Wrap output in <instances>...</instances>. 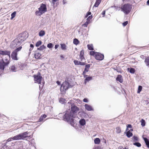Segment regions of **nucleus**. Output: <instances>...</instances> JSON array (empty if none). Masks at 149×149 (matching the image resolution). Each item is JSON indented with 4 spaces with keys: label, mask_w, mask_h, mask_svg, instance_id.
I'll return each mask as SVG.
<instances>
[{
    "label": "nucleus",
    "mask_w": 149,
    "mask_h": 149,
    "mask_svg": "<svg viewBox=\"0 0 149 149\" xmlns=\"http://www.w3.org/2000/svg\"><path fill=\"white\" fill-rule=\"evenodd\" d=\"M94 143L95 144H99L100 142V139L99 138H96L94 139Z\"/></svg>",
    "instance_id": "aec40b11"
},
{
    "label": "nucleus",
    "mask_w": 149,
    "mask_h": 149,
    "mask_svg": "<svg viewBox=\"0 0 149 149\" xmlns=\"http://www.w3.org/2000/svg\"><path fill=\"white\" fill-rule=\"evenodd\" d=\"M33 49H32V48H31L30 47V48L29 49V51H30V52Z\"/></svg>",
    "instance_id": "338daca9"
},
{
    "label": "nucleus",
    "mask_w": 149,
    "mask_h": 149,
    "mask_svg": "<svg viewBox=\"0 0 149 149\" xmlns=\"http://www.w3.org/2000/svg\"><path fill=\"white\" fill-rule=\"evenodd\" d=\"M58 0H52V3L53 5H54L55 2H56Z\"/></svg>",
    "instance_id": "09e8293b"
},
{
    "label": "nucleus",
    "mask_w": 149,
    "mask_h": 149,
    "mask_svg": "<svg viewBox=\"0 0 149 149\" xmlns=\"http://www.w3.org/2000/svg\"><path fill=\"white\" fill-rule=\"evenodd\" d=\"M45 48L46 47L44 45H43L41 46L39 48H38L37 49L40 50H42L45 49Z\"/></svg>",
    "instance_id": "c756f323"
},
{
    "label": "nucleus",
    "mask_w": 149,
    "mask_h": 149,
    "mask_svg": "<svg viewBox=\"0 0 149 149\" xmlns=\"http://www.w3.org/2000/svg\"><path fill=\"white\" fill-rule=\"evenodd\" d=\"M60 57L62 58H64V56H63V55H61L60 56Z\"/></svg>",
    "instance_id": "0e129e2a"
},
{
    "label": "nucleus",
    "mask_w": 149,
    "mask_h": 149,
    "mask_svg": "<svg viewBox=\"0 0 149 149\" xmlns=\"http://www.w3.org/2000/svg\"><path fill=\"white\" fill-rule=\"evenodd\" d=\"M25 39H24V40H23L22 39H20V40L18 41L17 42L19 43L21 42H23V41Z\"/></svg>",
    "instance_id": "de8ad7c7"
},
{
    "label": "nucleus",
    "mask_w": 149,
    "mask_h": 149,
    "mask_svg": "<svg viewBox=\"0 0 149 149\" xmlns=\"http://www.w3.org/2000/svg\"><path fill=\"white\" fill-rule=\"evenodd\" d=\"M59 45H55V48L56 49H57Z\"/></svg>",
    "instance_id": "6e6d98bb"
},
{
    "label": "nucleus",
    "mask_w": 149,
    "mask_h": 149,
    "mask_svg": "<svg viewBox=\"0 0 149 149\" xmlns=\"http://www.w3.org/2000/svg\"><path fill=\"white\" fill-rule=\"evenodd\" d=\"M105 10H104L102 12V14L104 15V16L103 17H104V15H105Z\"/></svg>",
    "instance_id": "5fc2aeb1"
},
{
    "label": "nucleus",
    "mask_w": 149,
    "mask_h": 149,
    "mask_svg": "<svg viewBox=\"0 0 149 149\" xmlns=\"http://www.w3.org/2000/svg\"><path fill=\"white\" fill-rule=\"evenodd\" d=\"M72 86L71 85V82L68 80H66L62 84L61 87V91H65L70 88H71Z\"/></svg>",
    "instance_id": "20e7f679"
},
{
    "label": "nucleus",
    "mask_w": 149,
    "mask_h": 149,
    "mask_svg": "<svg viewBox=\"0 0 149 149\" xmlns=\"http://www.w3.org/2000/svg\"><path fill=\"white\" fill-rule=\"evenodd\" d=\"M75 116L74 114H72L70 111L69 110L66 111L65 114L63 116V118L64 120H66L67 121L70 120L71 124H72L74 119Z\"/></svg>",
    "instance_id": "f257e3e1"
},
{
    "label": "nucleus",
    "mask_w": 149,
    "mask_h": 149,
    "mask_svg": "<svg viewBox=\"0 0 149 149\" xmlns=\"http://www.w3.org/2000/svg\"><path fill=\"white\" fill-rule=\"evenodd\" d=\"M83 101L85 102H88V100L87 99L84 98L83 99Z\"/></svg>",
    "instance_id": "8fccbe9b"
},
{
    "label": "nucleus",
    "mask_w": 149,
    "mask_h": 149,
    "mask_svg": "<svg viewBox=\"0 0 149 149\" xmlns=\"http://www.w3.org/2000/svg\"><path fill=\"white\" fill-rule=\"evenodd\" d=\"M81 62L77 60H74V62L76 65H80Z\"/></svg>",
    "instance_id": "473e14b6"
},
{
    "label": "nucleus",
    "mask_w": 149,
    "mask_h": 149,
    "mask_svg": "<svg viewBox=\"0 0 149 149\" xmlns=\"http://www.w3.org/2000/svg\"><path fill=\"white\" fill-rule=\"evenodd\" d=\"M73 42L74 44L77 45L79 43V41L77 39L75 38L74 39Z\"/></svg>",
    "instance_id": "393cba45"
},
{
    "label": "nucleus",
    "mask_w": 149,
    "mask_h": 149,
    "mask_svg": "<svg viewBox=\"0 0 149 149\" xmlns=\"http://www.w3.org/2000/svg\"><path fill=\"white\" fill-rule=\"evenodd\" d=\"M141 125L143 126H144L145 125V121L143 119H142L141 120Z\"/></svg>",
    "instance_id": "c9c22d12"
},
{
    "label": "nucleus",
    "mask_w": 149,
    "mask_h": 149,
    "mask_svg": "<svg viewBox=\"0 0 149 149\" xmlns=\"http://www.w3.org/2000/svg\"><path fill=\"white\" fill-rule=\"evenodd\" d=\"M120 149H128V148H125L124 149L122 147H120Z\"/></svg>",
    "instance_id": "052dcab7"
},
{
    "label": "nucleus",
    "mask_w": 149,
    "mask_h": 149,
    "mask_svg": "<svg viewBox=\"0 0 149 149\" xmlns=\"http://www.w3.org/2000/svg\"><path fill=\"white\" fill-rule=\"evenodd\" d=\"M132 127V126L131 125H130V124L128 125L127 126V128L126 129V131H127V130L128 128H131Z\"/></svg>",
    "instance_id": "a18cd8bd"
},
{
    "label": "nucleus",
    "mask_w": 149,
    "mask_h": 149,
    "mask_svg": "<svg viewBox=\"0 0 149 149\" xmlns=\"http://www.w3.org/2000/svg\"><path fill=\"white\" fill-rule=\"evenodd\" d=\"M43 119L44 118H43L42 117V116H41L39 119V121L40 122L41 121H42L43 120Z\"/></svg>",
    "instance_id": "3c124183"
},
{
    "label": "nucleus",
    "mask_w": 149,
    "mask_h": 149,
    "mask_svg": "<svg viewBox=\"0 0 149 149\" xmlns=\"http://www.w3.org/2000/svg\"><path fill=\"white\" fill-rule=\"evenodd\" d=\"M71 113L72 114H74V116H75L76 113L79 110V109L76 106L74 105V104H72L71 105Z\"/></svg>",
    "instance_id": "1a4fd4ad"
},
{
    "label": "nucleus",
    "mask_w": 149,
    "mask_h": 149,
    "mask_svg": "<svg viewBox=\"0 0 149 149\" xmlns=\"http://www.w3.org/2000/svg\"><path fill=\"white\" fill-rule=\"evenodd\" d=\"M65 102V100L63 98H61L59 100V102L62 104L64 103Z\"/></svg>",
    "instance_id": "f704fd0d"
},
{
    "label": "nucleus",
    "mask_w": 149,
    "mask_h": 149,
    "mask_svg": "<svg viewBox=\"0 0 149 149\" xmlns=\"http://www.w3.org/2000/svg\"><path fill=\"white\" fill-rule=\"evenodd\" d=\"M116 132L117 133H120L121 132V131L120 127H118L116 128Z\"/></svg>",
    "instance_id": "c85d7f7f"
},
{
    "label": "nucleus",
    "mask_w": 149,
    "mask_h": 149,
    "mask_svg": "<svg viewBox=\"0 0 149 149\" xmlns=\"http://www.w3.org/2000/svg\"><path fill=\"white\" fill-rule=\"evenodd\" d=\"M22 48V47L21 46H20L18 48H17L14 51L16 52L17 53V52L19 51H20Z\"/></svg>",
    "instance_id": "58836bf2"
},
{
    "label": "nucleus",
    "mask_w": 149,
    "mask_h": 149,
    "mask_svg": "<svg viewBox=\"0 0 149 149\" xmlns=\"http://www.w3.org/2000/svg\"><path fill=\"white\" fill-rule=\"evenodd\" d=\"M61 48L63 50H65L66 49V46L64 44H61Z\"/></svg>",
    "instance_id": "cd10ccee"
},
{
    "label": "nucleus",
    "mask_w": 149,
    "mask_h": 149,
    "mask_svg": "<svg viewBox=\"0 0 149 149\" xmlns=\"http://www.w3.org/2000/svg\"><path fill=\"white\" fill-rule=\"evenodd\" d=\"M85 65V63L84 62H81L80 65Z\"/></svg>",
    "instance_id": "4d7b16f0"
},
{
    "label": "nucleus",
    "mask_w": 149,
    "mask_h": 149,
    "mask_svg": "<svg viewBox=\"0 0 149 149\" xmlns=\"http://www.w3.org/2000/svg\"><path fill=\"white\" fill-rule=\"evenodd\" d=\"M45 34V32L44 31L41 30L39 33V35L40 37L44 36Z\"/></svg>",
    "instance_id": "4be33fe9"
},
{
    "label": "nucleus",
    "mask_w": 149,
    "mask_h": 149,
    "mask_svg": "<svg viewBox=\"0 0 149 149\" xmlns=\"http://www.w3.org/2000/svg\"><path fill=\"white\" fill-rule=\"evenodd\" d=\"M147 5H149V0H148L147 1Z\"/></svg>",
    "instance_id": "69168bd1"
},
{
    "label": "nucleus",
    "mask_w": 149,
    "mask_h": 149,
    "mask_svg": "<svg viewBox=\"0 0 149 149\" xmlns=\"http://www.w3.org/2000/svg\"><path fill=\"white\" fill-rule=\"evenodd\" d=\"M116 80L117 81H119L120 83H122L123 82V80L122 76L120 75H118L116 78Z\"/></svg>",
    "instance_id": "4468645a"
},
{
    "label": "nucleus",
    "mask_w": 149,
    "mask_h": 149,
    "mask_svg": "<svg viewBox=\"0 0 149 149\" xmlns=\"http://www.w3.org/2000/svg\"><path fill=\"white\" fill-rule=\"evenodd\" d=\"M133 144L138 147H140L141 146V144L139 142H135Z\"/></svg>",
    "instance_id": "e433bc0d"
},
{
    "label": "nucleus",
    "mask_w": 149,
    "mask_h": 149,
    "mask_svg": "<svg viewBox=\"0 0 149 149\" xmlns=\"http://www.w3.org/2000/svg\"><path fill=\"white\" fill-rule=\"evenodd\" d=\"M90 65L89 64H87L86 65L84 70L86 72H88L90 67Z\"/></svg>",
    "instance_id": "b1692460"
},
{
    "label": "nucleus",
    "mask_w": 149,
    "mask_h": 149,
    "mask_svg": "<svg viewBox=\"0 0 149 149\" xmlns=\"http://www.w3.org/2000/svg\"><path fill=\"white\" fill-rule=\"evenodd\" d=\"M17 53L14 50L13 52L11 54V57L13 59L15 60H17Z\"/></svg>",
    "instance_id": "9b49d317"
},
{
    "label": "nucleus",
    "mask_w": 149,
    "mask_h": 149,
    "mask_svg": "<svg viewBox=\"0 0 149 149\" xmlns=\"http://www.w3.org/2000/svg\"><path fill=\"white\" fill-rule=\"evenodd\" d=\"M42 44V42L41 40H39V41H38L36 44V46L37 47H38L40 45Z\"/></svg>",
    "instance_id": "7c9ffc66"
},
{
    "label": "nucleus",
    "mask_w": 149,
    "mask_h": 149,
    "mask_svg": "<svg viewBox=\"0 0 149 149\" xmlns=\"http://www.w3.org/2000/svg\"><path fill=\"white\" fill-rule=\"evenodd\" d=\"M35 58L37 59L40 58V56H41V54L38 52H36L35 54Z\"/></svg>",
    "instance_id": "f3484780"
},
{
    "label": "nucleus",
    "mask_w": 149,
    "mask_h": 149,
    "mask_svg": "<svg viewBox=\"0 0 149 149\" xmlns=\"http://www.w3.org/2000/svg\"><path fill=\"white\" fill-rule=\"evenodd\" d=\"M97 53V52L94 51H91L90 52V54L92 56H94V55L95 56V54Z\"/></svg>",
    "instance_id": "a19ab883"
},
{
    "label": "nucleus",
    "mask_w": 149,
    "mask_h": 149,
    "mask_svg": "<svg viewBox=\"0 0 149 149\" xmlns=\"http://www.w3.org/2000/svg\"><path fill=\"white\" fill-rule=\"evenodd\" d=\"M43 118H44L46 117L47 115L45 114H43L41 116Z\"/></svg>",
    "instance_id": "603ef678"
},
{
    "label": "nucleus",
    "mask_w": 149,
    "mask_h": 149,
    "mask_svg": "<svg viewBox=\"0 0 149 149\" xmlns=\"http://www.w3.org/2000/svg\"><path fill=\"white\" fill-rule=\"evenodd\" d=\"M131 8V6L129 3L125 4L121 7V11L126 15L130 13Z\"/></svg>",
    "instance_id": "39448f33"
},
{
    "label": "nucleus",
    "mask_w": 149,
    "mask_h": 149,
    "mask_svg": "<svg viewBox=\"0 0 149 149\" xmlns=\"http://www.w3.org/2000/svg\"><path fill=\"white\" fill-rule=\"evenodd\" d=\"M143 139L146 143L147 147L149 148V139H148L146 138H143Z\"/></svg>",
    "instance_id": "2eb2a0df"
},
{
    "label": "nucleus",
    "mask_w": 149,
    "mask_h": 149,
    "mask_svg": "<svg viewBox=\"0 0 149 149\" xmlns=\"http://www.w3.org/2000/svg\"><path fill=\"white\" fill-rule=\"evenodd\" d=\"M127 70L130 73L133 74L135 72V69L132 68H128L127 69Z\"/></svg>",
    "instance_id": "6ab92c4d"
},
{
    "label": "nucleus",
    "mask_w": 149,
    "mask_h": 149,
    "mask_svg": "<svg viewBox=\"0 0 149 149\" xmlns=\"http://www.w3.org/2000/svg\"><path fill=\"white\" fill-rule=\"evenodd\" d=\"M87 47L88 49L90 50H93L92 45H88Z\"/></svg>",
    "instance_id": "a878e982"
},
{
    "label": "nucleus",
    "mask_w": 149,
    "mask_h": 149,
    "mask_svg": "<svg viewBox=\"0 0 149 149\" xmlns=\"http://www.w3.org/2000/svg\"><path fill=\"white\" fill-rule=\"evenodd\" d=\"M128 22L127 21L123 23V26H126L128 24Z\"/></svg>",
    "instance_id": "c03bdc74"
},
{
    "label": "nucleus",
    "mask_w": 149,
    "mask_h": 149,
    "mask_svg": "<svg viewBox=\"0 0 149 149\" xmlns=\"http://www.w3.org/2000/svg\"><path fill=\"white\" fill-rule=\"evenodd\" d=\"M101 2L100 1H96L94 6L95 7H97L100 4Z\"/></svg>",
    "instance_id": "2f4dec72"
},
{
    "label": "nucleus",
    "mask_w": 149,
    "mask_h": 149,
    "mask_svg": "<svg viewBox=\"0 0 149 149\" xmlns=\"http://www.w3.org/2000/svg\"><path fill=\"white\" fill-rule=\"evenodd\" d=\"M142 87L141 86H139L137 91V93H139L142 90Z\"/></svg>",
    "instance_id": "72a5a7b5"
},
{
    "label": "nucleus",
    "mask_w": 149,
    "mask_h": 149,
    "mask_svg": "<svg viewBox=\"0 0 149 149\" xmlns=\"http://www.w3.org/2000/svg\"><path fill=\"white\" fill-rule=\"evenodd\" d=\"M95 58L97 60H102L104 58V56L99 53L97 52L95 56Z\"/></svg>",
    "instance_id": "9d476101"
},
{
    "label": "nucleus",
    "mask_w": 149,
    "mask_h": 149,
    "mask_svg": "<svg viewBox=\"0 0 149 149\" xmlns=\"http://www.w3.org/2000/svg\"><path fill=\"white\" fill-rule=\"evenodd\" d=\"M89 23V21H86L85 22V23L82 26H84V27H86L87 26V25Z\"/></svg>",
    "instance_id": "4c0bfd02"
},
{
    "label": "nucleus",
    "mask_w": 149,
    "mask_h": 149,
    "mask_svg": "<svg viewBox=\"0 0 149 149\" xmlns=\"http://www.w3.org/2000/svg\"><path fill=\"white\" fill-rule=\"evenodd\" d=\"M85 107L86 109L88 111H91L93 110V108L91 106L87 104H85Z\"/></svg>",
    "instance_id": "ddd939ff"
},
{
    "label": "nucleus",
    "mask_w": 149,
    "mask_h": 149,
    "mask_svg": "<svg viewBox=\"0 0 149 149\" xmlns=\"http://www.w3.org/2000/svg\"><path fill=\"white\" fill-rule=\"evenodd\" d=\"M91 79H92V77H86L84 80L85 83H86V82L88 81Z\"/></svg>",
    "instance_id": "5701e85b"
},
{
    "label": "nucleus",
    "mask_w": 149,
    "mask_h": 149,
    "mask_svg": "<svg viewBox=\"0 0 149 149\" xmlns=\"http://www.w3.org/2000/svg\"><path fill=\"white\" fill-rule=\"evenodd\" d=\"M8 59H4V58L0 60V69L1 70H3L4 68L8 66L10 63V60L8 57Z\"/></svg>",
    "instance_id": "7ed1b4c3"
},
{
    "label": "nucleus",
    "mask_w": 149,
    "mask_h": 149,
    "mask_svg": "<svg viewBox=\"0 0 149 149\" xmlns=\"http://www.w3.org/2000/svg\"><path fill=\"white\" fill-rule=\"evenodd\" d=\"M56 83L58 85H60L61 84L60 82L59 81H57Z\"/></svg>",
    "instance_id": "13d9d810"
},
{
    "label": "nucleus",
    "mask_w": 149,
    "mask_h": 149,
    "mask_svg": "<svg viewBox=\"0 0 149 149\" xmlns=\"http://www.w3.org/2000/svg\"><path fill=\"white\" fill-rule=\"evenodd\" d=\"M0 54L3 56L5 55V57L4 59H8V57L9 58V60L10 59V52L9 51L7 50H0Z\"/></svg>",
    "instance_id": "0eeeda50"
},
{
    "label": "nucleus",
    "mask_w": 149,
    "mask_h": 149,
    "mask_svg": "<svg viewBox=\"0 0 149 149\" xmlns=\"http://www.w3.org/2000/svg\"><path fill=\"white\" fill-rule=\"evenodd\" d=\"M145 62L146 65L149 67V57L146 58L145 60Z\"/></svg>",
    "instance_id": "a211bd4d"
},
{
    "label": "nucleus",
    "mask_w": 149,
    "mask_h": 149,
    "mask_svg": "<svg viewBox=\"0 0 149 149\" xmlns=\"http://www.w3.org/2000/svg\"><path fill=\"white\" fill-rule=\"evenodd\" d=\"M38 9V10H37L35 12V14L36 15L40 16L47 11L46 4L44 3L41 4L40 7Z\"/></svg>",
    "instance_id": "f03ea898"
},
{
    "label": "nucleus",
    "mask_w": 149,
    "mask_h": 149,
    "mask_svg": "<svg viewBox=\"0 0 149 149\" xmlns=\"http://www.w3.org/2000/svg\"><path fill=\"white\" fill-rule=\"evenodd\" d=\"M33 77H34V80L35 81V83H38V84H41L42 77L41 76L40 74L39 73L38 74L36 75H34Z\"/></svg>",
    "instance_id": "6e6552de"
},
{
    "label": "nucleus",
    "mask_w": 149,
    "mask_h": 149,
    "mask_svg": "<svg viewBox=\"0 0 149 149\" xmlns=\"http://www.w3.org/2000/svg\"><path fill=\"white\" fill-rule=\"evenodd\" d=\"M16 12V11H14L11 14V17L10 18L11 20H12L15 16Z\"/></svg>",
    "instance_id": "bb28decb"
},
{
    "label": "nucleus",
    "mask_w": 149,
    "mask_h": 149,
    "mask_svg": "<svg viewBox=\"0 0 149 149\" xmlns=\"http://www.w3.org/2000/svg\"><path fill=\"white\" fill-rule=\"evenodd\" d=\"M29 132H25L19 134L11 139L13 140H19L20 139H24L28 137L27 135L28 134Z\"/></svg>",
    "instance_id": "423d86ee"
},
{
    "label": "nucleus",
    "mask_w": 149,
    "mask_h": 149,
    "mask_svg": "<svg viewBox=\"0 0 149 149\" xmlns=\"http://www.w3.org/2000/svg\"><path fill=\"white\" fill-rule=\"evenodd\" d=\"M79 123L81 125L84 126L85 124L86 121L84 119H82L79 120Z\"/></svg>",
    "instance_id": "dca6fc26"
},
{
    "label": "nucleus",
    "mask_w": 149,
    "mask_h": 149,
    "mask_svg": "<svg viewBox=\"0 0 149 149\" xmlns=\"http://www.w3.org/2000/svg\"><path fill=\"white\" fill-rule=\"evenodd\" d=\"M92 15H91L90 16H89L87 19V20L88 21H89V22H90V20L91 19H92Z\"/></svg>",
    "instance_id": "37998d69"
},
{
    "label": "nucleus",
    "mask_w": 149,
    "mask_h": 149,
    "mask_svg": "<svg viewBox=\"0 0 149 149\" xmlns=\"http://www.w3.org/2000/svg\"><path fill=\"white\" fill-rule=\"evenodd\" d=\"M53 47V45L52 43H49L47 44V47L48 48H51L52 47Z\"/></svg>",
    "instance_id": "ea45409f"
},
{
    "label": "nucleus",
    "mask_w": 149,
    "mask_h": 149,
    "mask_svg": "<svg viewBox=\"0 0 149 149\" xmlns=\"http://www.w3.org/2000/svg\"><path fill=\"white\" fill-rule=\"evenodd\" d=\"M86 71H85L84 70V71L83 72V74L84 75L86 72Z\"/></svg>",
    "instance_id": "e2e57ef3"
},
{
    "label": "nucleus",
    "mask_w": 149,
    "mask_h": 149,
    "mask_svg": "<svg viewBox=\"0 0 149 149\" xmlns=\"http://www.w3.org/2000/svg\"><path fill=\"white\" fill-rule=\"evenodd\" d=\"M11 70L13 71H16V69L15 68V66H12L11 67Z\"/></svg>",
    "instance_id": "79ce46f5"
},
{
    "label": "nucleus",
    "mask_w": 149,
    "mask_h": 149,
    "mask_svg": "<svg viewBox=\"0 0 149 149\" xmlns=\"http://www.w3.org/2000/svg\"><path fill=\"white\" fill-rule=\"evenodd\" d=\"M126 135L128 138H130L133 135L132 133L130 131H128L126 133Z\"/></svg>",
    "instance_id": "412c9836"
},
{
    "label": "nucleus",
    "mask_w": 149,
    "mask_h": 149,
    "mask_svg": "<svg viewBox=\"0 0 149 149\" xmlns=\"http://www.w3.org/2000/svg\"><path fill=\"white\" fill-rule=\"evenodd\" d=\"M133 138L134 140L135 141H138V139L137 137L134 136H133Z\"/></svg>",
    "instance_id": "49530a36"
},
{
    "label": "nucleus",
    "mask_w": 149,
    "mask_h": 149,
    "mask_svg": "<svg viewBox=\"0 0 149 149\" xmlns=\"http://www.w3.org/2000/svg\"><path fill=\"white\" fill-rule=\"evenodd\" d=\"M88 15L87 14H86V15L85 16V18H86V17H88Z\"/></svg>",
    "instance_id": "774afa93"
},
{
    "label": "nucleus",
    "mask_w": 149,
    "mask_h": 149,
    "mask_svg": "<svg viewBox=\"0 0 149 149\" xmlns=\"http://www.w3.org/2000/svg\"><path fill=\"white\" fill-rule=\"evenodd\" d=\"M34 45L33 44H31L30 45V47L31 48H32V49H33L34 47Z\"/></svg>",
    "instance_id": "864d4df0"
},
{
    "label": "nucleus",
    "mask_w": 149,
    "mask_h": 149,
    "mask_svg": "<svg viewBox=\"0 0 149 149\" xmlns=\"http://www.w3.org/2000/svg\"><path fill=\"white\" fill-rule=\"evenodd\" d=\"M88 15H90L91 14V12H88L86 14Z\"/></svg>",
    "instance_id": "680f3d73"
},
{
    "label": "nucleus",
    "mask_w": 149,
    "mask_h": 149,
    "mask_svg": "<svg viewBox=\"0 0 149 149\" xmlns=\"http://www.w3.org/2000/svg\"><path fill=\"white\" fill-rule=\"evenodd\" d=\"M84 50H82L80 52L79 57L81 59V61H82L83 60H85V58L84 56Z\"/></svg>",
    "instance_id": "f8f14e48"
},
{
    "label": "nucleus",
    "mask_w": 149,
    "mask_h": 149,
    "mask_svg": "<svg viewBox=\"0 0 149 149\" xmlns=\"http://www.w3.org/2000/svg\"><path fill=\"white\" fill-rule=\"evenodd\" d=\"M13 137H11L9 139H8V141H11L12 140H13L11 138H12Z\"/></svg>",
    "instance_id": "bf43d9fd"
}]
</instances>
